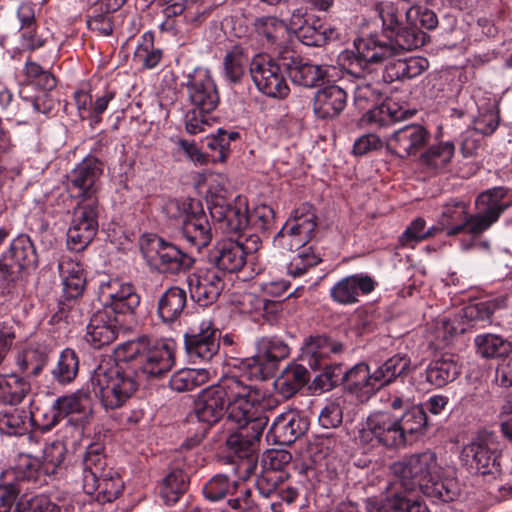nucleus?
I'll list each match as a JSON object with an SVG mask.
<instances>
[{
	"mask_svg": "<svg viewBox=\"0 0 512 512\" xmlns=\"http://www.w3.org/2000/svg\"><path fill=\"white\" fill-rule=\"evenodd\" d=\"M375 11L382 21V31L387 40L380 39L378 35L356 38L353 49H347L338 56V63L356 77L372 72L375 65L391 55L422 47L428 39L422 29L434 30L438 26L436 13L421 5L404 9L398 3L382 1L375 5Z\"/></svg>",
	"mask_w": 512,
	"mask_h": 512,
	"instance_id": "obj_1",
	"label": "nucleus"
},
{
	"mask_svg": "<svg viewBox=\"0 0 512 512\" xmlns=\"http://www.w3.org/2000/svg\"><path fill=\"white\" fill-rule=\"evenodd\" d=\"M265 398L266 392L246 376H227L199 393L193 413L198 421L209 426L217 423L225 412L230 421H240L248 408L260 405Z\"/></svg>",
	"mask_w": 512,
	"mask_h": 512,
	"instance_id": "obj_2",
	"label": "nucleus"
},
{
	"mask_svg": "<svg viewBox=\"0 0 512 512\" xmlns=\"http://www.w3.org/2000/svg\"><path fill=\"white\" fill-rule=\"evenodd\" d=\"M475 205L477 212L470 214L468 204L462 200L451 199L444 204L440 224L447 236L465 233L472 238L480 237L512 206V199L507 188L497 186L481 192Z\"/></svg>",
	"mask_w": 512,
	"mask_h": 512,
	"instance_id": "obj_3",
	"label": "nucleus"
},
{
	"mask_svg": "<svg viewBox=\"0 0 512 512\" xmlns=\"http://www.w3.org/2000/svg\"><path fill=\"white\" fill-rule=\"evenodd\" d=\"M391 472L395 484L405 491L420 490L434 501L451 502L457 498L459 489L453 479H439L440 466L432 451L405 456L394 462Z\"/></svg>",
	"mask_w": 512,
	"mask_h": 512,
	"instance_id": "obj_4",
	"label": "nucleus"
},
{
	"mask_svg": "<svg viewBox=\"0 0 512 512\" xmlns=\"http://www.w3.org/2000/svg\"><path fill=\"white\" fill-rule=\"evenodd\" d=\"M272 402L277 405L274 399L266 396L260 405L248 408L243 419L233 421L237 429L227 437L226 446L237 458L234 470L240 479L246 480L255 473L261 438L269 421L265 410L272 407Z\"/></svg>",
	"mask_w": 512,
	"mask_h": 512,
	"instance_id": "obj_5",
	"label": "nucleus"
},
{
	"mask_svg": "<svg viewBox=\"0 0 512 512\" xmlns=\"http://www.w3.org/2000/svg\"><path fill=\"white\" fill-rule=\"evenodd\" d=\"M116 354L133 371L139 384L143 380L162 378L175 364L174 344L147 335L118 345Z\"/></svg>",
	"mask_w": 512,
	"mask_h": 512,
	"instance_id": "obj_6",
	"label": "nucleus"
},
{
	"mask_svg": "<svg viewBox=\"0 0 512 512\" xmlns=\"http://www.w3.org/2000/svg\"><path fill=\"white\" fill-rule=\"evenodd\" d=\"M75 468L83 491L96 495L97 501L112 502L122 493L124 482L115 470L108 467L103 443H90Z\"/></svg>",
	"mask_w": 512,
	"mask_h": 512,
	"instance_id": "obj_7",
	"label": "nucleus"
},
{
	"mask_svg": "<svg viewBox=\"0 0 512 512\" xmlns=\"http://www.w3.org/2000/svg\"><path fill=\"white\" fill-rule=\"evenodd\" d=\"M91 388L105 409H117L132 397L139 387L138 378L127 365L103 361L91 377Z\"/></svg>",
	"mask_w": 512,
	"mask_h": 512,
	"instance_id": "obj_8",
	"label": "nucleus"
},
{
	"mask_svg": "<svg viewBox=\"0 0 512 512\" xmlns=\"http://www.w3.org/2000/svg\"><path fill=\"white\" fill-rule=\"evenodd\" d=\"M140 248L147 261L164 275L185 273L195 262L189 253L155 234L143 236L140 240Z\"/></svg>",
	"mask_w": 512,
	"mask_h": 512,
	"instance_id": "obj_9",
	"label": "nucleus"
},
{
	"mask_svg": "<svg viewBox=\"0 0 512 512\" xmlns=\"http://www.w3.org/2000/svg\"><path fill=\"white\" fill-rule=\"evenodd\" d=\"M37 265L38 254L30 236L18 235L0 256V288L9 287L22 277L24 271Z\"/></svg>",
	"mask_w": 512,
	"mask_h": 512,
	"instance_id": "obj_10",
	"label": "nucleus"
},
{
	"mask_svg": "<svg viewBox=\"0 0 512 512\" xmlns=\"http://www.w3.org/2000/svg\"><path fill=\"white\" fill-rule=\"evenodd\" d=\"M358 438L361 444L371 447L386 449L405 447L397 416L389 411H377L370 414L361 424Z\"/></svg>",
	"mask_w": 512,
	"mask_h": 512,
	"instance_id": "obj_11",
	"label": "nucleus"
},
{
	"mask_svg": "<svg viewBox=\"0 0 512 512\" xmlns=\"http://www.w3.org/2000/svg\"><path fill=\"white\" fill-rule=\"evenodd\" d=\"M316 228V215L310 204H303L295 209L273 240L275 247L294 251L307 248L306 244L313 237Z\"/></svg>",
	"mask_w": 512,
	"mask_h": 512,
	"instance_id": "obj_12",
	"label": "nucleus"
},
{
	"mask_svg": "<svg viewBox=\"0 0 512 512\" xmlns=\"http://www.w3.org/2000/svg\"><path fill=\"white\" fill-rule=\"evenodd\" d=\"M249 73L257 90L262 94L283 99L289 86L279 64L269 55L256 54L250 61Z\"/></svg>",
	"mask_w": 512,
	"mask_h": 512,
	"instance_id": "obj_13",
	"label": "nucleus"
},
{
	"mask_svg": "<svg viewBox=\"0 0 512 512\" xmlns=\"http://www.w3.org/2000/svg\"><path fill=\"white\" fill-rule=\"evenodd\" d=\"M221 332L210 319H202L184 334V345L189 359L194 362H209L220 349Z\"/></svg>",
	"mask_w": 512,
	"mask_h": 512,
	"instance_id": "obj_14",
	"label": "nucleus"
},
{
	"mask_svg": "<svg viewBox=\"0 0 512 512\" xmlns=\"http://www.w3.org/2000/svg\"><path fill=\"white\" fill-rule=\"evenodd\" d=\"M255 345L256 354L243 362L249 369V381L252 378L265 379L266 375L276 368L278 362L290 354L288 344L277 336L261 337L257 339Z\"/></svg>",
	"mask_w": 512,
	"mask_h": 512,
	"instance_id": "obj_15",
	"label": "nucleus"
},
{
	"mask_svg": "<svg viewBox=\"0 0 512 512\" xmlns=\"http://www.w3.org/2000/svg\"><path fill=\"white\" fill-rule=\"evenodd\" d=\"M212 219L226 234H237L249 226L247 203L240 196L228 201L222 195H212L208 200Z\"/></svg>",
	"mask_w": 512,
	"mask_h": 512,
	"instance_id": "obj_16",
	"label": "nucleus"
},
{
	"mask_svg": "<svg viewBox=\"0 0 512 512\" xmlns=\"http://www.w3.org/2000/svg\"><path fill=\"white\" fill-rule=\"evenodd\" d=\"M103 163L94 156L85 157L67 176V189L75 199H97Z\"/></svg>",
	"mask_w": 512,
	"mask_h": 512,
	"instance_id": "obj_17",
	"label": "nucleus"
},
{
	"mask_svg": "<svg viewBox=\"0 0 512 512\" xmlns=\"http://www.w3.org/2000/svg\"><path fill=\"white\" fill-rule=\"evenodd\" d=\"M463 461L482 475L500 473V453L491 439L478 438L467 444L461 453Z\"/></svg>",
	"mask_w": 512,
	"mask_h": 512,
	"instance_id": "obj_18",
	"label": "nucleus"
},
{
	"mask_svg": "<svg viewBox=\"0 0 512 512\" xmlns=\"http://www.w3.org/2000/svg\"><path fill=\"white\" fill-rule=\"evenodd\" d=\"M188 98L195 109L211 113L219 104V93L214 80L206 69L196 68L188 75Z\"/></svg>",
	"mask_w": 512,
	"mask_h": 512,
	"instance_id": "obj_19",
	"label": "nucleus"
},
{
	"mask_svg": "<svg viewBox=\"0 0 512 512\" xmlns=\"http://www.w3.org/2000/svg\"><path fill=\"white\" fill-rule=\"evenodd\" d=\"M103 297L107 299L105 307L111 315H133L140 305V295L135 287L117 279L110 280L101 286Z\"/></svg>",
	"mask_w": 512,
	"mask_h": 512,
	"instance_id": "obj_20",
	"label": "nucleus"
},
{
	"mask_svg": "<svg viewBox=\"0 0 512 512\" xmlns=\"http://www.w3.org/2000/svg\"><path fill=\"white\" fill-rule=\"evenodd\" d=\"M119 319L107 307L95 311L86 326L85 341L93 349H101L118 337Z\"/></svg>",
	"mask_w": 512,
	"mask_h": 512,
	"instance_id": "obj_21",
	"label": "nucleus"
},
{
	"mask_svg": "<svg viewBox=\"0 0 512 512\" xmlns=\"http://www.w3.org/2000/svg\"><path fill=\"white\" fill-rule=\"evenodd\" d=\"M191 297L200 305L208 306L220 296L225 282L215 269H198L187 278Z\"/></svg>",
	"mask_w": 512,
	"mask_h": 512,
	"instance_id": "obj_22",
	"label": "nucleus"
},
{
	"mask_svg": "<svg viewBox=\"0 0 512 512\" xmlns=\"http://www.w3.org/2000/svg\"><path fill=\"white\" fill-rule=\"evenodd\" d=\"M429 133L422 125L411 124L395 130L386 141V149L400 158L416 154L425 146Z\"/></svg>",
	"mask_w": 512,
	"mask_h": 512,
	"instance_id": "obj_23",
	"label": "nucleus"
},
{
	"mask_svg": "<svg viewBox=\"0 0 512 512\" xmlns=\"http://www.w3.org/2000/svg\"><path fill=\"white\" fill-rule=\"evenodd\" d=\"M309 422L295 411L283 412L275 417L267 433L273 444L289 446L308 430Z\"/></svg>",
	"mask_w": 512,
	"mask_h": 512,
	"instance_id": "obj_24",
	"label": "nucleus"
},
{
	"mask_svg": "<svg viewBox=\"0 0 512 512\" xmlns=\"http://www.w3.org/2000/svg\"><path fill=\"white\" fill-rule=\"evenodd\" d=\"M377 286V282L368 274L348 275L338 280L330 289L331 299L340 305H353L359 297L368 295Z\"/></svg>",
	"mask_w": 512,
	"mask_h": 512,
	"instance_id": "obj_25",
	"label": "nucleus"
},
{
	"mask_svg": "<svg viewBox=\"0 0 512 512\" xmlns=\"http://www.w3.org/2000/svg\"><path fill=\"white\" fill-rule=\"evenodd\" d=\"M190 216H186L180 226L182 237L191 246L201 249L212 240L211 226L199 201L189 203Z\"/></svg>",
	"mask_w": 512,
	"mask_h": 512,
	"instance_id": "obj_26",
	"label": "nucleus"
},
{
	"mask_svg": "<svg viewBox=\"0 0 512 512\" xmlns=\"http://www.w3.org/2000/svg\"><path fill=\"white\" fill-rule=\"evenodd\" d=\"M344 350L345 346L342 342L332 339L327 335H311L304 340L301 360L306 362L312 369L319 368L332 355H339Z\"/></svg>",
	"mask_w": 512,
	"mask_h": 512,
	"instance_id": "obj_27",
	"label": "nucleus"
},
{
	"mask_svg": "<svg viewBox=\"0 0 512 512\" xmlns=\"http://www.w3.org/2000/svg\"><path fill=\"white\" fill-rule=\"evenodd\" d=\"M58 271L62 279L63 296L67 300L80 297L86 287V271L77 257L63 255L58 262Z\"/></svg>",
	"mask_w": 512,
	"mask_h": 512,
	"instance_id": "obj_28",
	"label": "nucleus"
},
{
	"mask_svg": "<svg viewBox=\"0 0 512 512\" xmlns=\"http://www.w3.org/2000/svg\"><path fill=\"white\" fill-rule=\"evenodd\" d=\"M18 491L13 485L0 488V512H59V507L43 496L32 498L21 497L18 501Z\"/></svg>",
	"mask_w": 512,
	"mask_h": 512,
	"instance_id": "obj_29",
	"label": "nucleus"
},
{
	"mask_svg": "<svg viewBox=\"0 0 512 512\" xmlns=\"http://www.w3.org/2000/svg\"><path fill=\"white\" fill-rule=\"evenodd\" d=\"M208 263L220 271L234 273L242 269L246 260L242 246L237 241H218L207 255Z\"/></svg>",
	"mask_w": 512,
	"mask_h": 512,
	"instance_id": "obj_30",
	"label": "nucleus"
},
{
	"mask_svg": "<svg viewBox=\"0 0 512 512\" xmlns=\"http://www.w3.org/2000/svg\"><path fill=\"white\" fill-rule=\"evenodd\" d=\"M347 103L346 91L338 85H327L315 93L313 111L320 119L337 117Z\"/></svg>",
	"mask_w": 512,
	"mask_h": 512,
	"instance_id": "obj_31",
	"label": "nucleus"
},
{
	"mask_svg": "<svg viewBox=\"0 0 512 512\" xmlns=\"http://www.w3.org/2000/svg\"><path fill=\"white\" fill-rule=\"evenodd\" d=\"M187 306V292L179 286H171L158 298L156 315L164 324H173L180 319Z\"/></svg>",
	"mask_w": 512,
	"mask_h": 512,
	"instance_id": "obj_32",
	"label": "nucleus"
},
{
	"mask_svg": "<svg viewBox=\"0 0 512 512\" xmlns=\"http://www.w3.org/2000/svg\"><path fill=\"white\" fill-rule=\"evenodd\" d=\"M285 67L291 81L306 88L316 87L327 74L325 66L299 57H291Z\"/></svg>",
	"mask_w": 512,
	"mask_h": 512,
	"instance_id": "obj_33",
	"label": "nucleus"
},
{
	"mask_svg": "<svg viewBox=\"0 0 512 512\" xmlns=\"http://www.w3.org/2000/svg\"><path fill=\"white\" fill-rule=\"evenodd\" d=\"M89 393L77 391L71 395L58 398L50 408L51 419L41 426V430L48 431L56 426L69 414L82 413L89 406Z\"/></svg>",
	"mask_w": 512,
	"mask_h": 512,
	"instance_id": "obj_34",
	"label": "nucleus"
},
{
	"mask_svg": "<svg viewBox=\"0 0 512 512\" xmlns=\"http://www.w3.org/2000/svg\"><path fill=\"white\" fill-rule=\"evenodd\" d=\"M410 358L404 354H396L384 361L372 371V382L377 390L399 377L406 376L410 369Z\"/></svg>",
	"mask_w": 512,
	"mask_h": 512,
	"instance_id": "obj_35",
	"label": "nucleus"
},
{
	"mask_svg": "<svg viewBox=\"0 0 512 512\" xmlns=\"http://www.w3.org/2000/svg\"><path fill=\"white\" fill-rule=\"evenodd\" d=\"M397 420L405 445L423 435L428 428L425 408L420 405L409 407L401 416H397Z\"/></svg>",
	"mask_w": 512,
	"mask_h": 512,
	"instance_id": "obj_36",
	"label": "nucleus"
},
{
	"mask_svg": "<svg viewBox=\"0 0 512 512\" xmlns=\"http://www.w3.org/2000/svg\"><path fill=\"white\" fill-rule=\"evenodd\" d=\"M31 390L30 383L16 373L0 375V404L19 405Z\"/></svg>",
	"mask_w": 512,
	"mask_h": 512,
	"instance_id": "obj_37",
	"label": "nucleus"
},
{
	"mask_svg": "<svg viewBox=\"0 0 512 512\" xmlns=\"http://www.w3.org/2000/svg\"><path fill=\"white\" fill-rule=\"evenodd\" d=\"M296 36L304 45L319 47L337 40L340 34L334 27L321 23L319 19L312 18L296 32Z\"/></svg>",
	"mask_w": 512,
	"mask_h": 512,
	"instance_id": "obj_38",
	"label": "nucleus"
},
{
	"mask_svg": "<svg viewBox=\"0 0 512 512\" xmlns=\"http://www.w3.org/2000/svg\"><path fill=\"white\" fill-rule=\"evenodd\" d=\"M310 380V373L302 364L289 365L275 381V388L284 398H290Z\"/></svg>",
	"mask_w": 512,
	"mask_h": 512,
	"instance_id": "obj_39",
	"label": "nucleus"
},
{
	"mask_svg": "<svg viewBox=\"0 0 512 512\" xmlns=\"http://www.w3.org/2000/svg\"><path fill=\"white\" fill-rule=\"evenodd\" d=\"M426 380L435 387H443L460 374V367L451 357L433 360L425 370Z\"/></svg>",
	"mask_w": 512,
	"mask_h": 512,
	"instance_id": "obj_40",
	"label": "nucleus"
},
{
	"mask_svg": "<svg viewBox=\"0 0 512 512\" xmlns=\"http://www.w3.org/2000/svg\"><path fill=\"white\" fill-rule=\"evenodd\" d=\"M257 35L265 41L269 48L276 49L281 46L286 35V24L284 20L276 17L265 16L255 20Z\"/></svg>",
	"mask_w": 512,
	"mask_h": 512,
	"instance_id": "obj_41",
	"label": "nucleus"
},
{
	"mask_svg": "<svg viewBox=\"0 0 512 512\" xmlns=\"http://www.w3.org/2000/svg\"><path fill=\"white\" fill-rule=\"evenodd\" d=\"M247 49L241 45L233 46L223 59L224 76L231 83H239L245 76L247 65L250 66Z\"/></svg>",
	"mask_w": 512,
	"mask_h": 512,
	"instance_id": "obj_42",
	"label": "nucleus"
},
{
	"mask_svg": "<svg viewBox=\"0 0 512 512\" xmlns=\"http://www.w3.org/2000/svg\"><path fill=\"white\" fill-rule=\"evenodd\" d=\"M344 385L350 392H361L371 394L377 391L376 385L372 382V371L365 363H359L345 372Z\"/></svg>",
	"mask_w": 512,
	"mask_h": 512,
	"instance_id": "obj_43",
	"label": "nucleus"
},
{
	"mask_svg": "<svg viewBox=\"0 0 512 512\" xmlns=\"http://www.w3.org/2000/svg\"><path fill=\"white\" fill-rule=\"evenodd\" d=\"M79 372V358L77 353L70 348L64 349L51 370L53 380L61 385L72 383Z\"/></svg>",
	"mask_w": 512,
	"mask_h": 512,
	"instance_id": "obj_44",
	"label": "nucleus"
},
{
	"mask_svg": "<svg viewBox=\"0 0 512 512\" xmlns=\"http://www.w3.org/2000/svg\"><path fill=\"white\" fill-rule=\"evenodd\" d=\"M208 380V370L184 368L171 376L169 386L176 392H186L205 384Z\"/></svg>",
	"mask_w": 512,
	"mask_h": 512,
	"instance_id": "obj_45",
	"label": "nucleus"
},
{
	"mask_svg": "<svg viewBox=\"0 0 512 512\" xmlns=\"http://www.w3.org/2000/svg\"><path fill=\"white\" fill-rule=\"evenodd\" d=\"M239 483L231 480L225 474H216L203 486L202 493L210 502H218L226 497H232L238 490Z\"/></svg>",
	"mask_w": 512,
	"mask_h": 512,
	"instance_id": "obj_46",
	"label": "nucleus"
},
{
	"mask_svg": "<svg viewBox=\"0 0 512 512\" xmlns=\"http://www.w3.org/2000/svg\"><path fill=\"white\" fill-rule=\"evenodd\" d=\"M188 488V476L180 469L171 471L162 481L160 496L167 505L176 503Z\"/></svg>",
	"mask_w": 512,
	"mask_h": 512,
	"instance_id": "obj_47",
	"label": "nucleus"
},
{
	"mask_svg": "<svg viewBox=\"0 0 512 512\" xmlns=\"http://www.w3.org/2000/svg\"><path fill=\"white\" fill-rule=\"evenodd\" d=\"M474 343L477 353L487 359L506 356L512 350L510 342L495 334L477 335Z\"/></svg>",
	"mask_w": 512,
	"mask_h": 512,
	"instance_id": "obj_48",
	"label": "nucleus"
},
{
	"mask_svg": "<svg viewBox=\"0 0 512 512\" xmlns=\"http://www.w3.org/2000/svg\"><path fill=\"white\" fill-rule=\"evenodd\" d=\"M29 415L26 410L18 408L0 411V433L8 436L23 435L27 431Z\"/></svg>",
	"mask_w": 512,
	"mask_h": 512,
	"instance_id": "obj_49",
	"label": "nucleus"
},
{
	"mask_svg": "<svg viewBox=\"0 0 512 512\" xmlns=\"http://www.w3.org/2000/svg\"><path fill=\"white\" fill-rule=\"evenodd\" d=\"M141 43L134 52V60L147 69L154 68L162 58V51L154 47V35L145 32L141 37Z\"/></svg>",
	"mask_w": 512,
	"mask_h": 512,
	"instance_id": "obj_50",
	"label": "nucleus"
},
{
	"mask_svg": "<svg viewBox=\"0 0 512 512\" xmlns=\"http://www.w3.org/2000/svg\"><path fill=\"white\" fill-rule=\"evenodd\" d=\"M24 83L34 85L41 90H52L56 87V78L38 63L27 60L23 69Z\"/></svg>",
	"mask_w": 512,
	"mask_h": 512,
	"instance_id": "obj_51",
	"label": "nucleus"
},
{
	"mask_svg": "<svg viewBox=\"0 0 512 512\" xmlns=\"http://www.w3.org/2000/svg\"><path fill=\"white\" fill-rule=\"evenodd\" d=\"M47 363V355L38 349H26L16 358V365L21 373L35 377L40 374Z\"/></svg>",
	"mask_w": 512,
	"mask_h": 512,
	"instance_id": "obj_52",
	"label": "nucleus"
},
{
	"mask_svg": "<svg viewBox=\"0 0 512 512\" xmlns=\"http://www.w3.org/2000/svg\"><path fill=\"white\" fill-rule=\"evenodd\" d=\"M73 211L71 225L86 226L98 228L99 205L98 199H78Z\"/></svg>",
	"mask_w": 512,
	"mask_h": 512,
	"instance_id": "obj_53",
	"label": "nucleus"
},
{
	"mask_svg": "<svg viewBox=\"0 0 512 512\" xmlns=\"http://www.w3.org/2000/svg\"><path fill=\"white\" fill-rule=\"evenodd\" d=\"M504 306V299H488L466 306L464 308V316L470 321H489L494 312Z\"/></svg>",
	"mask_w": 512,
	"mask_h": 512,
	"instance_id": "obj_54",
	"label": "nucleus"
},
{
	"mask_svg": "<svg viewBox=\"0 0 512 512\" xmlns=\"http://www.w3.org/2000/svg\"><path fill=\"white\" fill-rule=\"evenodd\" d=\"M454 144L452 142L441 143L437 146H431L421 156V161L433 169L445 167L454 155Z\"/></svg>",
	"mask_w": 512,
	"mask_h": 512,
	"instance_id": "obj_55",
	"label": "nucleus"
},
{
	"mask_svg": "<svg viewBox=\"0 0 512 512\" xmlns=\"http://www.w3.org/2000/svg\"><path fill=\"white\" fill-rule=\"evenodd\" d=\"M98 228L90 225H70L67 231V247L71 251H83L94 239Z\"/></svg>",
	"mask_w": 512,
	"mask_h": 512,
	"instance_id": "obj_56",
	"label": "nucleus"
},
{
	"mask_svg": "<svg viewBox=\"0 0 512 512\" xmlns=\"http://www.w3.org/2000/svg\"><path fill=\"white\" fill-rule=\"evenodd\" d=\"M319 369L323 370V373L315 378V382L322 390H330L336 387L340 383L345 382V372L341 364H329L328 360L324 361L323 366H319ZM318 370V368H313Z\"/></svg>",
	"mask_w": 512,
	"mask_h": 512,
	"instance_id": "obj_57",
	"label": "nucleus"
},
{
	"mask_svg": "<svg viewBox=\"0 0 512 512\" xmlns=\"http://www.w3.org/2000/svg\"><path fill=\"white\" fill-rule=\"evenodd\" d=\"M321 258L315 254L312 247L303 248L292 258L287 266L288 273L294 277L303 275L308 268L320 263Z\"/></svg>",
	"mask_w": 512,
	"mask_h": 512,
	"instance_id": "obj_58",
	"label": "nucleus"
},
{
	"mask_svg": "<svg viewBox=\"0 0 512 512\" xmlns=\"http://www.w3.org/2000/svg\"><path fill=\"white\" fill-rule=\"evenodd\" d=\"M227 512H261V509L250 489H238L227 499Z\"/></svg>",
	"mask_w": 512,
	"mask_h": 512,
	"instance_id": "obj_59",
	"label": "nucleus"
},
{
	"mask_svg": "<svg viewBox=\"0 0 512 512\" xmlns=\"http://www.w3.org/2000/svg\"><path fill=\"white\" fill-rule=\"evenodd\" d=\"M251 304L255 312L261 315L269 324H275L283 310L282 302L256 296L252 297Z\"/></svg>",
	"mask_w": 512,
	"mask_h": 512,
	"instance_id": "obj_60",
	"label": "nucleus"
},
{
	"mask_svg": "<svg viewBox=\"0 0 512 512\" xmlns=\"http://www.w3.org/2000/svg\"><path fill=\"white\" fill-rule=\"evenodd\" d=\"M425 228V220L421 217L413 220L410 225L405 229V231L400 236V242L402 245H413L414 243H418L427 239L430 236H433L438 228L432 227L428 230H424Z\"/></svg>",
	"mask_w": 512,
	"mask_h": 512,
	"instance_id": "obj_61",
	"label": "nucleus"
},
{
	"mask_svg": "<svg viewBox=\"0 0 512 512\" xmlns=\"http://www.w3.org/2000/svg\"><path fill=\"white\" fill-rule=\"evenodd\" d=\"M274 210L267 205L256 207L251 213L248 212L249 226L255 231L266 232L274 225Z\"/></svg>",
	"mask_w": 512,
	"mask_h": 512,
	"instance_id": "obj_62",
	"label": "nucleus"
},
{
	"mask_svg": "<svg viewBox=\"0 0 512 512\" xmlns=\"http://www.w3.org/2000/svg\"><path fill=\"white\" fill-rule=\"evenodd\" d=\"M401 492H395L384 498L369 497L365 501L366 512H399Z\"/></svg>",
	"mask_w": 512,
	"mask_h": 512,
	"instance_id": "obj_63",
	"label": "nucleus"
},
{
	"mask_svg": "<svg viewBox=\"0 0 512 512\" xmlns=\"http://www.w3.org/2000/svg\"><path fill=\"white\" fill-rule=\"evenodd\" d=\"M338 446L337 438L333 435H321L309 446V451L314 462H321L329 456Z\"/></svg>",
	"mask_w": 512,
	"mask_h": 512,
	"instance_id": "obj_64",
	"label": "nucleus"
}]
</instances>
